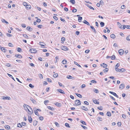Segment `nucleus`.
<instances>
[{
    "label": "nucleus",
    "mask_w": 130,
    "mask_h": 130,
    "mask_svg": "<svg viewBox=\"0 0 130 130\" xmlns=\"http://www.w3.org/2000/svg\"><path fill=\"white\" fill-rule=\"evenodd\" d=\"M117 25L120 28L122 29H124L126 26V25H121V24L119 22H118L117 23Z\"/></svg>",
    "instance_id": "obj_1"
},
{
    "label": "nucleus",
    "mask_w": 130,
    "mask_h": 130,
    "mask_svg": "<svg viewBox=\"0 0 130 130\" xmlns=\"http://www.w3.org/2000/svg\"><path fill=\"white\" fill-rule=\"evenodd\" d=\"M75 104L76 105H80L81 104V102L79 100H76L75 101Z\"/></svg>",
    "instance_id": "obj_2"
},
{
    "label": "nucleus",
    "mask_w": 130,
    "mask_h": 130,
    "mask_svg": "<svg viewBox=\"0 0 130 130\" xmlns=\"http://www.w3.org/2000/svg\"><path fill=\"white\" fill-rule=\"evenodd\" d=\"M30 52L32 53H36V49L32 48L30 50Z\"/></svg>",
    "instance_id": "obj_3"
},
{
    "label": "nucleus",
    "mask_w": 130,
    "mask_h": 130,
    "mask_svg": "<svg viewBox=\"0 0 130 130\" xmlns=\"http://www.w3.org/2000/svg\"><path fill=\"white\" fill-rule=\"evenodd\" d=\"M56 91L62 94H64L65 93L63 90L62 89H57L56 90Z\"/></svg>",
    "instance_id": "obj_4"
},
{
    "label": "nucleus",
    "mask_w": 130,
    "mask_h": 130,
    "mask_svg": "<svg viewBox=\"0 0 130 130\" xmlns=\"http://www.w3.org/2000/svg\"><path fill=\"white\" fill-rule=\"evenodd\" d=\"M61 49L64 51H67L68 50V48L66 46H62L61 47Z\"/></svg>",
    "instance_id": "obj_5"
},
{
    "label": "nucleus",
    "mask_w": 130,
    "mask_h": 130,
    "mask_svg": "<svg viewBox=\"0 0 130 130\" xmlns=\"http://www.w3.org/2000/svg\"><path fill=\"white\" fill-rule=\"evenodd\" d=\"M109 92L111 94H112L115 96H116L117 98H118V96L115 93L112 91H109Z\"/></svg>",
    "instance_id": "obj_6"
},
{
    "label": "nucleus",
    "mask_w": 130,
    "mask_h": 130,
    "mask_svg": "<svg viewBox=\"0 0 130 130\" xmlns=\"http://www.w3.org/2000/svg\"><path fill=\"white\" fill-rule=\"evenodd\" d=\"M119 53L120 55H122L123 53V50L122 49H121L119 51Z\"/></svg>",
    "instance_id": "obj_7"
},
{
    "label": "nucleus",
    "mask_w": 130,
    "mask_h": 130,
    "mask_svg": "<svg viewBox=\"0 0 130 130\" xmlns=\"http://www.w3.org/2000/svg\"><path fill=\"white\" fill-rule=\"evenodd\" d=\"M81 108L83 110H84L85 111H87L88 110V108L85 106H81Z\"/></svg>",
    "instance_id": "obj_8"
},
{
    "label": "nucleus",
    "mask_w": 130,
    "mask_h": 130,
    "mask_svg": "<svg viewBox=\"0 0 130 130\" xmlns=\"http://www.w3.org/2000/svg\"><path fill=\"white\" fill-rule=\"evenodd\" d=\"M90 27L91 28L92 30H93V32H94L95 34L96 33V31L95 29V28L92 26H90Z\"/></svg>",
    "instance_id": "obj_9"
},
{
    "label": "nucleus",
    "mask_w": 130,
    "mask_h": 130,
    "mask_svg": "<svg viewBox=\"0 0 130 130\" xmlns=\"http://www.w3.org/2000/svg\"><path fill=\"white\" fill-rule=\"evenodd\" d=\"M27 106H28V107L30 109H31V111H30V110H28V111L29 112V114L30 115H31L32 114V113H33V110L32 109H31V107H30L29 106V105H27Z\"/></svg>",
    "instance_id": "obj_10"
},
{
    "label": "nucleus",
    "mask_w": 130,
    "mask_h": 130,
    "mask_svg": "<svg viewBox=\"0 0 130 130\" xmlns=\"http://www.w3.org/2000/svg\"><path fill=\"white\" fill-rule=\"evenodd\" d=\"M67 78L69 79H74V78L71 76L70 75H68L67 76Z\"/></svg>",
    "instance_id": "obj_11"
},
{
    "label": "nucleus",
    "mask_w": 130,
    "mask_h": 130,
    "mask_svg": "<svg viewBox=\"0 0 130 130\" xmlns=\"http://www.w3.org/2000/svg\"><path fill=\"white\" fill-rule=\"evenodd\" d=\"M54 104L58 107H61V103L57 102L56 103H54Z\"/></svg>",
    "instance_id": "obj_12"
},
{
    "label": "nucleus",
    "mask_w": 130,
    "mask_h": 130,
    "mask_svg": "<svg viewBox=\"0 0 130 130\" xmlns=\"http://www.w3.org/2000/svg\"><path fill=\"white\" fill-rule=\"evenodd\" d=\"M101 67H103L104 68H106L107 67V65L106 64H105L104 63H103L102 64H101Z\"/></svg>",
    "instance_id": "obj_13"
},
{
    "label": "nucleus",
    "mask_w": 130,
    "mask_h": 130,
    "mask_svg": "<svg viewBox=\"0 0 130 130\" xmlns=\"http://www.w3.org/2000/svg\"><path fill=\"white\" fill-rule=\"evenodd\" d=\"M28 120L29 122L31 123L32 122V119L31 116H28Z\"/></svg>",
    "instance_id": "obj_14"
},
{
    "label": "nucleus",
    "mask_w": 130,
    "mask_h": 130,
    "mask_svg": "<svg viewBox=\"0 0 130 130\" xmlns=\"http://www.w3.org/2000/svg\"><path fill=\"white\" fill-rule=\"evenodd\" d=\"M124 85L123 84H122L120 85L119 87V88L121 89H122L124 88Z\"/></svg>",
    "instance_id": "obj_15"
},
{
    "label": "nucleus",
    "mask_w": 130,
    "mask_h": 130,
    "mask_svg": "<svg viewBox=\"0 0 130 130\" xmlns=\"http://www.w3.org/2000/svg\"><path fill=\"white\" fill-rule=\"evenodd\" d=\"M83 22L84 23L86 24L87 25H88L89 26L90 25V24L87 21L85 20L84 21H83Z\"/></svg>",
    "instance_id": "obj_16"
},
{
    "label": "nucleus",
    "mask_w": 130,
    "mask_h": 130,
    "mask_svg": "<svg viewBox=\"0 0 130 130\" xmlns=\"http://www.w3.org/2000/svg\"><path fill=\"white\" fill-rule=\"evenodd\" d=\"M27 105H28L24 104L23 106L24 109L26 110H29L28 108L27 107V106H28Z\"/></svg>",
    "instance_id": "obj_17"
},
{
    "label": "nucleus",
    "mask_w": 130,
    "mask_h": 130,
    "mask_svg": "<svg viewBox=\"0 0 130 130\" xmlns=\"http://www.w3.org/2000/svg\"><path fill=\"white\" fill-rule=\"evenodd\" d=\"M15 56L16 57H18L19 58H22V56L21 55L16 54Z\"/></svg>",
    "instance_id": "obj_18"
},
{
    "label": "nucleus",
    "mask_w": 130,
    "mask_h": 130,
    "mask_svg": "<svg viewBox=\"0 0 130 130\" xmlns=\"http://www.w3.org/2000/svg\"><path fill=\"white\" fill-rule=\"evenodd\" d=\"M30 100L32 101V102L34 104H36V101L32 97H31L30 98Z\"/></svg>",
    "instance_id": "obj_19"
},
{
    "label": "nucleus",
    "mask_w": 130,
    "mask_h": 130,
    "mask_svg": "<svg viewBox=\"0 0 130 130\" xmlns=\"http://www.w3.org/2000/svg\"><path fill=\"white\" fill-rule=\"evenodd\" d=\"M86 5L90 9H92V10H94V8H93L92 6H89L88 4H86Z\"/></svg>",
    "instance_id": "obj_20"
},
{
    "label": "nucleus",
    "mask_w": 130,
    "mask_h": 130,
    "mask_svg": "<svg viewBox=\"0 0 130 130\" xmlns=\"http://www.w3.org/2000/svg\"><path fill=\"white\" fill-rule=\"evenodd\" d=\"M3 100H10L11 98L9 96H6L5 97L3 98Z\"/></svg>",
    "instance_id": "obj_21"
},
{
    "label": "nucleus",
    "mask_w": 130,
    "mask_h": 130,
    "mask_svg": "<svg viewBox=\"0 0 130 130\" xmlns=\"http://www.w3.org/2000/svg\"><path fill=\"white\" fill-rule=\"evenodd\" d=\"M93 101L94 103L96 104H99V102L97 100H93Z\"/></svg>",
    "instance_id": "obj_22"
},
{
    "label": "nucleus",
    "mask_w": 130,
    "mask_h": 130,
    "mask_svg": "<svg viewBox=\"0 0 130 130\" xmlns=\"http://www.w3.org/2000/svg\"><path fill=\"white\" fill-rule=\"evenodd\" d=\"M97 120L98 121H102V118L100 117H97L96 118Z\"/></svg>",
    "instance_id": "obj_23"
},
{
    "label": "nucleus",
    "mask_w": 130,
    "mask_h": 130,
    "mask_svg": "<svg viewBox=\"0 0 130 130\" xmlns=\"http://www.w3.org/2000/svg\"><path fill=\"white\" fill-rule=\"evenodd\" d=\"M26 29L29 31H31L32 30V29L30 27H27V28Z\"/></svg>",
    "instance_id": "obj_24"
},
{
    "label": "nucleus",
    "mask_w": 130,
    "mask_h": 130,
    "mask_svg": "<svg viewBox=\"0 0 130 130\" xmlns=\"http://www.w3.org/2000/svg\"><path fill=\"white\" fill-rule=\"evenodd\" d=\"M39 44L40 45L43 46V47H44L45 45V44L43 43L42 42H39Z\"/></svg>",
    "instance_id": "obj_25"
},
{
    "label": "nucleus",
    "mask_w": 130,
    "mask_h": 130,
    "mask_svg": "<svg viewBox=\"0 0 130 130\" xmlns=\"http://www.w3.org/2000/svg\"><path fill=\"white\" fill-rule=\"evenodd\" d=\"M1 48L2 51L4 52H6L7 50H6L5 48L4 47H2Z\"/></svg>",
    "instance_id": "obj_26"
},
{
    "label": "nucleus",
    "mask_w": 130,
    "mask_h": 130,
    "mask_svg": "<svg viewBox=\"0 0 130 130\" xmlns=\"http://www.w3.org/2000/svg\"><path fill=\"white\" fill-rule=\"evenodd\" d=\"M37 121L36 120H35L33 121V124L34 126H36L37 125Z\"/></svg>",
    "instance_id": "obj_27"
},
{
    "label": "nucleus",
    "mask_w": 130,
    "mask_h": 130,
    "mask_svg": "<svg viewBox=\"0 0 130 130\" xmlns=\"http://www.w3.org/2000/svg\"><path fill=\"white\" fill-rule=\"evenodd\" d=\"M82 20V18L81 17H78V21L79 22H81Z\"/></svg>",
    "instance_id": "obj_28"
},
{
    "label": "nucleus",
    "mask_w": 130,
    "mask_h": 130,
    "mask_svg": "<svg viewBox=\"0 0 130 130\" xmlns=\"http://www.w3.org/2000/svg\"><path fill=\"white\" fill-rule=\"evenodd\" d=\"M35 110H36V109H35ZM34 112L35 113V114L37 115V116H39V115L38 114V112L37 110H35V109H34Z\"/></svg>",
    "instance_id": "obj_29"
},
{
    "label": "nucleus",
    "mask_w": 130,
    "mask_h": 130,
    "mask_svg": "<svg viewBox=\"0 0 130 130\" xmlns=\"http://www.w3.org/2000/svg\"><path fill=\"white\" fill-rule=\"evenodd\" d=\"M2 21L4 23H5L7 24H8V23L7 21H5V20L4 19H2Z\"/></svg>",
    "instance_id": "obj_30"
},
{
    "label": "nucleus",
    "mask_w": 130,
    "mask_h": 130,
    "mask_svg": "<svg viewBox=\"0 0 130 130\" xmlns=\"http://www.w3.org/2000/svg\"><path fill=\"white\" fill-rule=\"evenodd\" d=\"M125 71V69L124 68H122L120 69L119 72H122Z\"/></svg>",
    "instance_id": "obj_31"
},
{
    "label": "nucleus",
    "mask_w": 130,
    "mask_h": 130,
    "mask_svg": "<svg viewBox=\"0 0 130 130\" xmlns=\"http://www.w3.org/2000/svg\"><path fill=\"white\" fill-rule=\"evenodd\" d=\"M47 107L48 109H49L51 110H53L54 109L52 107H51V106H47Z\"/></svg>",
    "instance_id": "obj_32"
},
{
    "label": "nucleus",
    "mask_w": 130,
    "mask_h": 130,
    "mask_svg": "<svg viewBox=\"0 0 130 130\" xmlns=\"http://www.w3.org/2000/svg\"><path fill=\"white\" fill-rule=\"evenodd\" d=\"M106 115H107L109 117H110L111 116V114L110 112L108 111L107 112Z\"/></svg>",
    "instance_id": "obj_33"
},
{
    "label": "nucleus",
    "mask_w": 130,
    "mask_h": 130,
    "mask_svg": "<svg viewBox=\"0 0 130 130\" xmlns=\"http://www.w3.org/2000/svg\"><path fill=\"white\" fill-rule=\"evenodd\" d=\"M67 61L65 60H63L62 61V63L63 64H65L66 63Z\"/></svg>",
    "instance_id": "obj_34"
},
{
    "label": "nucleus",
    "mask_w": 130,
    "mask_h": 130,
    "mask_svg": "<svg viewBox=\"0 0 130 130\" xmlns=\"http://www.w3.org/2000/svg\"><path fill=\"white\" fill-rule=\"evenodd\" d=\"M80 122L83 124L85 125H86V123L84 121L81 120L80 121Z\"/></svg>",
    "instance_id": "obj_35"
},
{
    "label": "nucleus",
    "mask_w": 130,
    "mask_h": 130,
    "mask_svg": "<svg viewBox=\"0 0 130 130\" xmlns=\"http://www.w3.org/2000/svg\"><path fill=\"white\" fill-rule=\"evenodd\" d=\"M93 91L97 93H98L99 92L98 90L97 89H93Z\"/></svg>",
    "instance_id": "obj_36"
},
{
    "label": "nucleus",
    "mask_w": 130,
    "mask_h": 130,
    "mask_svg": "<svg viewBox=\"0 0 130 130\" xmlns=\"http://www.w3.org/2000/svg\"><path fill=\"white\" fill-rule=\"evenodd\" d=\"M26 7L27 9H29L31 8V6L30 5H28Z\"/></svg>",
    "instance_id": "obj_37"
},
{
    "label": "nucleus",
    "mask_w": 130,
    "mask_h": 130,
    "mask_svg": "<svg viewBox=\"0 0 130 130\" xmlns=\"http://www.w3.org/2000/svg\"><path fill=\"white\" fill-rule=\"evenodd\" d=\"M103 71H104V72L106 73L108 71V69L107 68H106L103 70Z\"/></svg>",
    "instance_id": "obj_38"
},
{
    "label": "nucleus",
    "mask_w": 130,
    "mask_h": 130,
    "mask_svg": "<svg viewBox=\"0 0 130 130\" xmlns=\"http://www.w3.org/2000/svg\"><path fill=\"white\" fill-rule=\"evenodd\" d=\"M5 127L6 129L8 130L10 128V126L8 125H6L5 126Z\"/></svg>",
    "instance_id": "obj_39"
},
{
    "label": "nucleus",
    "mask_w": 130,
    "mask_h": 130,
    "mask_svg": "<svg viewBox=\"0 0 130 130\" xmlns=\"http://www.w3.org/2000/svg\"><path fill=\"white\" fill-rule=\"evenodd\" d=\"M100 24L101 27H103L104 26V23L103 22H101Z\"/></svg>",
    "instance_id": "obj_40"
},
{
    "label": "nucleus",
    "mask_w": 130,
    "mask_h": 130,
    "mask_svg": "<svg viewBox=\"0 0 130 130\" xmlns=\"http://www.w3.org/2000/svg\"><path fill=\"white\" fill-rule=\"evenodd\" d=\"M110 37L113 39L115 37V35L114 34H112L110 35Z\"/></svg>",
    "instance_id": "obj_41"
},
{
    "label": "nucleus",
    "mask_w": 130,
    "mask_h": 130,
    "mask_svg": "<svg viewBox=\"0 0 130 130\" xmlns=\"http://www.w3.org/2000/svg\"><path fill=\"white\" fill-rule=\"evenodd\" d=\"M55 124L56 125L57 127H59V126H60L59 125V124H58V123L57 122H55Z\"/></svg>",
    "instance_id": "obj_42"
},
{
    "label": "nucleus",
    "mask_w": 130,
    "mask_h": 130,
    "mask_svg": "<svg viewBox=\"0 0 130 130\" xmlns=\"http://www.w3.org/2000/svg\"><path fill=\"white\" fill-rule=\"evenodd\" d=\"M76 94L77 96L79 98H81L82 97V95L78 93H76Z\"/></svg>",
    "instance_id": "obj_43"
},
{
    "label": "nucleus",
    "mask_w": 130,
    "mask_h": 130,
    "mask_svg": "<svg viewBox=\"0 0 130 130\" xmlns=\"http://www.w3.org/2000/svg\"><path fill=\"white\" fill-rule=\"evenodd\" d=\"M65 126L67 127H68V128L70 127V126H69V124L67 123H66L65 124Z\"/></svg>",
    "instance_id": "obj_44"
},
{
    "label": "nucleus",
    "mask_w": 130,
    "mask_h": 130,
    "mask_svg": "<svg viewBox=\"0 0 130 130\" xmlns=\"http://www.w3.org/2000/svg\"><path fill=\"white\" fill-rule=\"evenodd\" d=\"M70 2L73 4H74L75 3V1L74 0H71L70 1Z\"/></svg>",
    "instance_id": "obj_45"
},
{
    "label": "nucleus",
    "mask_w": 130,
    "mask_h": 130,
    "mask_svg": "<svg viewBox=\"0 0 130 130\" xmlns=\"http://www.w3.org/2000/svg\"><path fill=\"white\" fill-rule=\"evenodd\" d=\"M23 36L25 37L26 38L28 39V37L27 36V35L26 34H24L23 35Z\"/></svg>",
    "instance_id": "obj_46"
},
{
    "label": "nucleus",
    "mask_w": 130,
    "mask_h": 130,
    "mask_svg": "<svg viewBox=\"0 0 130 130\" xmlns=\"http://www.w3.org/2000/svg\"><path fill=\"white\" fill-rule=\"evenodd\" d=\"M39 76L40 79H43V76L42 74H39Z\"/></svg>",
    "instance_id": "obj_47"
},
{
    "label": "nucleus",
    "mask_w": 130,
    "mask_h": 130,
    "mask_svg": "<svg viewBox=\"0 0 130 130\" xmlns=\"http://www.w3.org/2000/svg\"><path fill=\"white\" fill-rule=\"evenodd\" d=\"M111 59L112 60H114L115 59V56L114 55H113L112 56H111Z\"/></svg>",
    "instance_id": "obj_48"
},
{
    "label": "nucleus",
    "mask_w": 130,
    "mask_h": 130,
    "mask_svg": "<svg viewBox=\"0 0 130 130\" xmlns=\"http://www.w3.org/2000/svg\"><path fill=\"white\" fill-rule=\"evenodd\" d=\"M17 127H22V126L20 123H19L18 124Z\"/></svg>",
    "instance_id": "obj_49"
},
{
    "label": "nucleus",
    "mask_w": 130,
    "mask_h": 130,
    "mask_svg": "<svg viewBox=\"0 0 130 130\" xmlns=\"http://www.w3.org/2000/svg\"><path fill=\"white\" fill-rule=\"evenodd\" d=\"M29 86L32 88H33L34 87V86L32 85L31 84H29Z\"/></svg>",
    "instance_id": "obj_50"
},
{
    "label": "nucleus",
    "mask_w": 130,
    "mask_h": 130,
    "mask_svg": "<svg viewBox=\"0 0 130 130\" xmlns=\"http://www.w3.org/2000/svg\"><path fill=\"white\" fill-rule=\"evenodd\" d=\"M126 40H127L130 41V35H129L127 37Z\"/></svg>",
    "instance_id": "obj_51"
},
{
    "label": "nucleus",
    "mask_w": 130,
    "mask_h": 130,
    "mask_svg": "<svg viewBox=\"0 0 130 130\" xmlns=\"http://www.w3.org/2000/svg\"><path fill=\"white\" fill-rule=\"evenodd\" d=\"M46 80L47 81L49 82H52V80H51L49 78H46Z\"/></svg>",
    "instance_id": "obj_52"
},
{
    "label": "nucleus",
    "mask_w": 130,
    "mask_h": 130,
    "mask_svg": "<svg viewBox=\"0 0 130 130\" xmlns=\"http://www.w3.org/2000/svg\"><path fill=\"white\" fill-rule=\"evenodd\" d=\"M39 119L41 120H43V117L41 116H40L39 117Z\"/></svg>",
    "instance_id": "obj_53"
},
{
    "label": "nucleus",
    "mask_w": 130,
    "mask_h": 130,
    "mask_svg": "<svg viewBox=\"0 0 130 130\" xmlns=\"http://www.w3.org/2000/svg\"><path fill=\"white\" fill-rule=\"evenodd\" d=\"M5 66L8 67H10V64L9 63H7L6 64Z\"/></svg>",
    "instance_id": "obj_54"
},
{
    "label": "nucleus",
    "mask_w": 130,
    "mask_h": 130,
    "mask_svg": "<svg viewBox=\"0 0 130 130\" xmlns=\"http://www.w3.org/2000/svg\"><path fill=\"white\" fill-rule=\"evenodd\" d=\"M74 63L78 67H81L80 66L79 64H78L75 61V62H74Z\"/></svg>",
    "instance_id": "obj_55"
},
{
    "label": "nucleus",
    "mask_w": 130,
    "mask_h": 130,
    "mask_svg": "<svg viewBox=\"0 0 130 130\" xmlns=\"http://www.w3.org/2000/svg\"><path fill=\"white\" fill-rule=\"evenodd\" d=\"M58 76L57 73H55L53 75V76L54 77H56Z\"/></svg>",
    "instance_id": "obj_56"
},
{
    "label": "nucleus",
    "mask_w": 130,
    "mask_h": 130,
    "mask_svg": "<svg viewBox=\"0 0 130 130\" xmlns=\"http://www.w3.org/2000/svg\"><path fill=\"white\" fill-rule=\"evenodd\" d=\"M119 65L120 64L119 63H117L115 66V68H118V67L119 66Z\"/></svg>",
    "instance_id": "obj_57"
},
{
    "label": "nucleus",
    "mask_w": 130,
    "mask_h": 130,
    "mask_svg": "<svg viewBox=\"0 0 130 130\" xmlns=\"http://www.w3.org/2000/svg\"><path fill=\"white\" fill-rule=\"evenodd\" d=\"M8 45L9 46L11 47H13V45H12L11 43H9L8 44Z\"/></svg>",
    "instance_id": "obj_58"
},
{
    "label": "nucleus",
    "mask_w": 130,
    "mask_h": 130,
    "mask_svg": "<svg viewBox=\"0 0 130 130\" xmlns=\"http://www.w3.org/2000/svg\"><path fill=\"white\" fill-rule=\"evenodd\" d=\"M98 109L100 110H102L103 109V107L102 106L98 107Z\"/></svg>",
    "instance_id": "obj_59"
},
{
    "label": "nucleus",
    "mask_w": 130,
    "mask_h": 130,
    "mask_svg": "<svg viewBox=\"0 0 130 130\" xmlns=\"http://www.w3.org/2000/svg\"><path fill=\"white\" fill-rule=\"evenodd\" d=\"M117 125L119 126H120L121 125V123L120 122H118L117 123Z\"/></svg>",
    "instance_id": "obj_60"
},
{
    "label": "nucleus",
    "mask_w": 130,
    "mask_h": 130,
    "mask_svg": "<svg viewBox=\"0 0 130 130\" xmlns=\"http://www.w3.org/2000/svg\"><path fill=\"white\" fill-rule=\"evenodd\" d=\"M81 126L85 129H87V128L84 125H81Z\"/></svg>",
    "instance_id": "obj_61"
},
{
    "label": "nucleus",
    "mask_w": 130,
    "mask_h": 130,
    "mask_svg": "<svg viewBox=\"0 0 130 130\" xmlns=\"http://www.w3.org/2000/svg\"><path fill=\"white\" fill-rule=\"evenodd\" d=\"M84 104H86V105H88L89 104V103L87 101H84Z\"/></svg>",
    "instance_id": "obj_62"
},
{
    "label": "nucleus",
    "mask_w": 130,
    "mask_h": 130,
    "mask_svg": "<svg viewBox=\"0 0 130 130\" xmlns=\"http://www.w3.org/2000/svg\"><path fill=\"white\" fill-rule=\"evenodd\" d=\"M125 6L124 5H122L121 7V8L122 9H125Z\"/></svg>",
    "instance_id": "obj_63"
},
{
    "label": "nucleus",
    "mask_w": 130,
    "mask_h": 130,
    "mask_svg": "<svg viewBox=\"0 0 130 130\" xmlns=\"http://www.w3.org/2000/svg\"><path fill=\"white\" fill-rule=\"evenodd\" d=\"M53 18L55 20H58V19L57 17L55 16H54L53 17Z\"/></svg>",
    "instance_id": "obj_64"
}]
</instances>
